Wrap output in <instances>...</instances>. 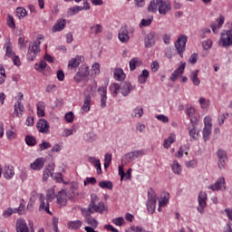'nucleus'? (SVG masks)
Returning a JSON list of instances; mask_svg holds the SVG:
<instances>
[{
	"instance_id": "nucleus-37",
	"label": "nucleus",
	"mask_w": 232,
	"mask_h": 232,
	"mask_svg": "<svg viewBox=\"0 0 232 232\" xmlns=\"http://www.w3.org/2000/svg\"><path fill=\"white\" fill-rule=\"evenodd\" d=\"M57 198V204H59V206H66L68 199H66V196L62 195L61 192H59V194L56 196Z\"/></svg>"
},
{
	"instance_id": "nucleus-30",
	"label": "nucleus",
	"mask_w": 232,
	"mask_h": 232,
	"mask_svg": "<svg viewBox=\"0 0 232 232\" xmlns=\"http://www.w3.org/2000/svg\"><path fill=\"white\" fill-rule=\"evenodd\" d=\"M90 106H92V96L87 95L84 99L82 110H83V111H85V112L90 111Z\"/></svg>"
},
{
	"instance_id": "nucleus-7",
	"label": "nucleus",
	"mask_w": 232,
	"mask_h": 232,
	"mask_svg": "<svg viewBox=\"0 0 232 232\" xmlns=\"http://www.w3.org/2000/svg\"><path fill=\"white\" fill-rule=\"evenodd\" d=\"M53 169H55V165L54 164H51L49 165V168L46 167L44 169V174H43V181L44 182H46V180H48V179L50 178V175L52 177V179H63V173H57V174H54L53 172Z\"/></svg>"
},
{
	"instance_id": "nucleus-29",
	"label": "nucleus",
	"mask_w": 232,
	"mask_h": 232,
	"mask_svg": "<svg viewBox=\"0 0 232 232\" xmlns=\"http://www.w3.org/2000/svg\"><path fill=\"white\" fill-rule=\"evenodd\" d=\"M169 200V193H166L164 192L161 195V199L159 201V208L158 211H160V208H162V206H166V204H168V201Z\"/></svg>"
},
{
	"instance_id": "nucleus-57",
	"label": "nucleus",
	"mask_w": 232,
	"mask_h": 232,
	"mask_svg": "<svg viewBox=\"0 0 232 232\" xmlns=\"http://www.w3.org/2000/svg\"><path fill=\"white\" fill-rule=\"evenodd\" d=\"M156 119H158V121H160L161 122H169V118H168V116H165L163 114H159L156 115Z\"/></svg>"
},
{
	"instance_id": "nucleus-45",
	"label": "nucleus",
	"mask_w": 232,
	"mask_h": 232,
	"mask_svg": "<svg viewBox=\"0 0 232 232\" xmlns=\"http://www.w3.org/2000/svg\"><path fill=\"white\" fill-rule=\"evenodd\" d=\"M151 23H153V16H150L148 19H142L140 24V27L150 26V24H151Z\"/></svg>"
},
{
	"instance_id": "nucleus-12",
	"label": "nucleus",
	"mask_w": 232,
	"mask_h": 232,
	"mask_svg": "<svg viewBox=\"0 0 232 232\" xmlns=\"http://www.w3.org/2000/svg\"><path fill=\"white\" fill-rule=\"evenodd\" d=\"M36 128L40 133H49L50 132V124L48 123V121L44 119L39 120V121L36 124Z\"/></svg>"
},
{
	"instance_id": "nucleus-63",
	"label": "nucleus",
	"mask_w": 232,
	"mask_h": 232,
	"mask_svg": "<svg viewBox=\"0 0 232 232\" xmlns=\"http://www.w3.org/2000/svg\"><path fill=\"white\" fill-rule=\"evenodd\" d=\"M12 59L14 66H19L21 64V59H19V56L14 54V56H12Z\"/></svg>"
},
{
	"instance_id": "nucleus-22",
	"label": "nucleus",
	"mask_w": 232,
	"mask_h": 232,
	"mask_svg": "<svg viewBox=\"0 0 232 232\" xmlns=\"http://www.w3.org/2000/svg\"><path fill=\"white\" fill-rule=\"evenodd\" d=\"M118 37L121 43H128V41H130V36L128 35V29H126V27H121L119 31Z\"/></svg>"
},
{
	"instance_id": "nucleus-41",
	"label": "nucleus",
	"mask_w": 232,
	"mask_h": 232,
	"mask_svg": "<svg viewBox=\"0 0 232 232\" xmlns=\"http://www.w3.org/2000/svg\"><path fill=\"white\" fill-rule=\"evenodd\" d=\"M26 9L23 8V7H17L16 8V15L17 17H19V19H23L24 17H26Z\"/></svg>"
},
{
	"instance_id": "nucleus-26",
	"label": "nucleus",
	"mask_w": 232,
	"mask_h": 232,
	"mask_svg": "<svg viewBox=\"0 0 232 232\" xmlns=\"http://www.w3.org/2000/svg\"><path fill=\"white\" fill-rule=\"evenodd\" d=\"M189 79L192 81L194 86H198L200 84V79H198V70L191 71Z\"/></svg>"
},
{
	"instance_id": "nucleus-48",
	"label": "nucleus",
	"mask_w": 232,
	"mask_h": 232,
	"mask_svg": "<svg viewBox=\"0 0 232 232\" xmlns=\"http://www.w3.org/2000/svg\"><path fill=\"white\" fill-rule=\"evenodd\" d=\"M64 119L66 122L72 123L73 122V119H75V115L73 114L72 111H69L65 114Z\"/></svg>"
},
{
	"instance_id": "nucleus-20",
	"label": "nucleus",
	"mask_w": 232,
	"mask_h": 232,
	"mask_svg": "<svg viewBox=\"0 0 232 232\" xmlns=\"http://www.w3.org/2000/svg\"><path fill=\"white\" fill-rule=\"evenodd\" d=\"M188 130L189 137H191V139H193V140H198L199 131L197 130V125L190 123V124H188Z\"/></svg>"
},
{
	"instance_id": "nucleus-9",
	"label": "nucleus",
	"mask_w": 232,
	"mask_h": 232,
	"mask_svg": "<svg viewBox=\"0 0 232 232\" xmlns=\"http://www.w3.org/2000/svg\"><path fill=\"white\" fill-rule=\"evenodd\" d=\"M198 211L200 215H204V209H206V206H208V194L204 191H200L198 196Z\"/></svg>"
},
{
	"instance_id": "nucleus-2",
	"label": "nucleus",
	"mask_w": 232,
	"mask_h": 232,
	"mask_svg": "<svg viewBox=\"0 0 232 232\" xmlns=\"http://www.w3.org/2000/svg\"><path fill=\"white\" fill-rule=\"evenodd\" d=\"M41 39H43V35H38L37 41L34 42L32 45H29L27 52V59L29 61H35V57H37V53H41Z\"/></svg>"
},
{
	"instance_id": "nucleus-64",
	"label": "nucleus",
	"mask_w": 232,
	"mask_h": 232,
	"mask_svg": "<svg viewBox=\"0 0 232 232\" xmlns=\"http://www.w3.org/2000/svg\"><path fill=\"white\" fill-rule=\"evenodd\" d=\"M56 75H57L58 81H61V82L64 81V72H63V70L57 71Z\"/></svg>"
},
{
	"instance_id": "nucleus-38",
	"label": "nucleus",
	"mask_w": 232,
	"mask_h": 232,
	"mask_svg": "<svg viewBox=\"0 0 232 232\" xmlns=\"http://www.w3.org/2000/svg\"><path fill=\"white\" fill-rule=\"evenodd\" d=\"M202 133L204 142H208V140H209V137H211V128L204 127Z\"/></svg>"
},
{
	"instance_id": "nucleus-8",
	"label": "nucleus",
	"mask_w": 232,
	"mask_h": 232,
	"mask_svg": "<svg viewBox=\"0 0 232 232\" xmlns=\"http://www.w3.org/2000/svg\"><path fill=\"white\" fill-rule=\"evenodd\" d=\"M90 75V67H88L86 64H82L78 72L74 76L75 82L79 83L82 81H84L86 77Z\"/></svg>"
},
{
	"instance_id": "nucleus-44",
	"label": "nucleus",
	"mask_w": 232,
	"mask_h": 232,
	"mask_svg": "<svg viewBox=\"0 0 232 232\" xmlns=\"http://www.w3.org/2000/svg\"><path fill=\"white\" fill-rule=\"evenodd\" d=\"M133 112L131 114V117H142L144 115V110L142 108L137 107L136 109L133 110Z\"/></svg>"
},
{
	"instance_id": "nucleus-31",
	"label": "nucleus",
	"mask_w": 232,
	"mask_h": 232,
	"mask_svg": "<svg viewBox=\"0 0 232 232\" xmlns=\"http://www.w3.org/2000/svg\"><path fill=\"white\" fill-rule=\"evenodd\" d=\"M87 220V223L92 226L91 227H94L97 228V227L99 226V222L97 221V219H95L93 217H92V214L88 215H84Z\"/></svg>"
},
{
	"instance_id": "nucleus-17",
	"label": "nucleus",
	"mask_w": 232,
	"mask_h": 232,
	"mask_svg": "<svg viewBox=\"0 0 232 232\" xmlns=\"http://www.w3.org/2000/svg\"><path fill=\"white\" fill-rule=\"evenodd\" d=\"M30 166L34 171H41L44 168V158L36 159Z\"/></svg>"
},
{
	"instance_id": "nucleus-55",
	"label": "nucleus",
	"mask_w": 232,
	"mask_h": 232,
	"mask_svg": "<svg viewBox=\"0 0 232 232\" xmlns=\"http://www.w3.org/2000/svg\"><path fill=\"white\" fill-rule=\"evenodd\" d=\"M112 224H115V226H122L124 224V218H115L112 219Z\"/></svg>"
},
{
	"instance_id": "nucleus-46",
	"label": "nucleus",
	"mask_w": 232,
	"mask_h": 232,
	"mask_svg": "<svg viewBox=\"0 0 232 232\" xmlns=\"http://www.w3.org/2000/svg\"><path fill=\"white\" fill-rule=\"evenodd\" d=\"M44 105L43 102H39L37 105V115L38 117H44Z\"/></svg>"
},
{
	"instance_id": "nucleus-36",
	"label": "nucleus",
	"mask_w": 232,
	"mask_h": 232,
	"mask_svg": "<svg viewBox=\"0 0 232 232\" xmlns=\"http://www.w3.org/2000/svg\"><path fill=\"white\" fill-rule=\"evenodd\" d=\"M82 226V222L81 220L71 221L68 223L69 229H79Z\"/></svg>"
},
{
	"instance_id": "nucleus-25",
	"label": "nucleus",
	"mask_w": 232,
	"mask_h": 232,
	"mask_svg": "<svg viewBox=\"0 0 232 232\" xmlns=\"http://www.w3.org/2000/svg\"><path fill=\"white\" fill-rule=\"evenodd\" d=\"M148 77H150V71L144 69L141 73L138 76V82L140 84H146V81H148Z\"/></svg>"
},
{
	"instance_id": "nucleus-32",
	"label": "nucleus",
	"mask_w": 232,
	"mask_h": 232,
	"mask_svg": "<svg viewBox=\"0 0 232 232\" xmlns=\"http://www.w3.org/2000/svg\"><path fill=\"white\" fill-rule=\"evenodd\" d=\"M171 169L175 175H180L182 173V166L179 164V161L174 160L173 164L171 165Z\"/></svg>"
},
{
	"instance_id": "nucleus-33",
	"label": "nucleus",
	"mask_w": 232,
	"mask_h": 232,
	"mask_svg": "<svg viewBox=\"0 0 232 232\" xmlns=\"http://www.w3.org/2000/svg\"><path fill=\"white\" fill-rule=\"evenodd\" d=\"M100 188L102 189H113V182L110 180H102L99 182Z\"/></svg>"
},
{
	"instance_id": "nucleus-24",
	"label": "nucleus",
	"mask_w": 232,
	"mask_h": 232,
	"mask_svg": "<svg viewBox=\"0 0 232 232\" xmlns=\"http://www.w3.org/2000/svg\"><path fill=\"white\" fill-rule=\"evenodd\" d=\"M129 64L130 72H134V70H137L138 66H142V61L139 58H132Z\"/></svg>"
},
{
	"instance_id": "nucleus-56",
	"label": "nucleus",
	"mask_w": 232,
	"mask_h": 232,
	"mask_svg": "<svg viewBox=\"0 0 232 232\" xmlns=\"http://www.w3.org/2000/svg\"><path fill=\"white\" fill-rule=\"evenodd\" d=\"M69 10L72 13V15H75L79 12H82V6L75 5L73 7H71Z\"/></svg>"
},
{
	"instance_id": "nucleus-60",
	"label": "nucleus",
	"mask_w": 232,
	"mask_h": 232,
	"mask_svg": "<svg viewBox=\"0 0 232 232\" xmlns=\"http://www.w3.org/2000/svg\"><path fill=\"white\" fill-rule=\"evenodd\" d=\"M53 195H54L53 189L47 190L46 198H47V200H49V202H52V200H53V198H54Z\"/></svg>"
},
{
	"instance_id": "nucleus-3",
	"label": "nucleus",
	"mask_w": 232,
	"mask_h": 232,
	"mask_svg": "<svg viewBox=\"0 0 232 232\" xmlns=\"http://www.w3.org/2000/svg\"><path fill=\"white\" fill-rule=\"evenodd\" d=\"M145 154L146 152L144 151V150L130 151L122 157L121 164H128L130 162H133V160H137V159L144 157Z\"/></svg>"
},
{
	"instance_id": "nucleus-6",
	"label": "nucleus",
	"mask_w": 232,
	"mask_h": 232,
	"mask_svg": "<svg viewBox=\"0 0 232 232\" xmlns=\"http://www.w3.org/2000/svg\"><path fill=\"white\" fill-rule=\"evenodd\" d=\"M186 43H188V36L185 34L179 35L175 43V48L180 57H184V52H186Z\"/></svg>"
},
{
	"instance_id": "nucleus-19",
	"label": "nucleus",
	"mask_w": 232,
	"mask_h": 232,
	"mask_svg": "<svg viewBox=\"0 0 232 232\" xmlns=\"http://www.w3.org/2000/svg\"><path fill=\"white\" fill-rule=\"evenodd\" d=\"M84 61V57L76 55L69 61L68 68H79V65Z\"/></svg>"
},
{
	"instance_id": "nucleus-39",
	"label": "nucleus",
	"mask_w": 232,
	"mask_h": 232,
	"mask_svg": "<svg viewBox=\"0 0 232 232\" xmlns=\"http://www.w3.org/2000/svg\"><path fill=\"white\" fill-rule=\"evenodd\" d=\"M110 90L111 92H112L113 97H117V95L119 94V92H121V85H119V83H112L110 86Z\"/></svg>"
},
{
	"instance_id": "nucleus-40",
	"label": "nucleus",
	"mask_w": 232,
	"mask_h": 232,
	"mask_svg": "<svg viewBox=\"0 0 232 232\" xmlns=\"http://www.w3.org/2000/svg\"><path fill=\"white\" fill-rule=\"evenodd\" d=\"M47 63L44 60H42L39 63L34 64V68L37 72H44L46 70Z\"/></svg>"
},
{
	"instance_id": "nucleus-58",
	"label": "nucleus",
	"mask_w": 232,
	"mask_h": 232,
	"mask_svg": "<svg viewBox=\"0 0 232 232\" xmlns=\"http://www.w3.org/2000/svg\"><path fill=\"white\" fill-rule=\"evenodd\" d=\"M48 148H52V144H50V142H48V141H43L40 144V151H43L44 150H48Z\"/></svg>"
},
{
	"instance_id": "nucleus-34",
	"label": "nucleus",
	"mask_w": 232,
	"mask_h": 232,
	"mask_svg": "<svg viewBox=\"0 0 232 232\" xmlns=\"http://www.w3.org/2000/svg\"><path fill=\"white\" fill-rule=\"evenodd\" d=\"M19 111L20 113H23L24 111V105L21 102H17L14 104V114L16 115V117H19Z\"/></svg>"
},
{
	"instance_id": "nucleus-61",
	"label": "nucleus",
	"mask_w": 232,
	"mask_h": 232,
	"mask_svg": "<svg viewBox=\"0 0 232 232\" xmlns=\"http://www.w3.org/2000/svg\"><path fill=\"white\" fill-rule=\"evenodd\" d=\"M5 134L9 140H14V139H15V132H14V130H7Z\"/></svg>"
},
{
	"instance_id": "nucleus-15",
	"label": "nucleus",
	"mask_w": 232,
	"mask_h": 232,
	"mask_svg": "<svg viewBox=\"0 0 232 232\" xmlns=\"http://www.w3.org/2000/svg\"><path fill=\"white\" fill-rule=\"evenodd\" d=\"M16 232H30V228H28V225L26 224V220L23 218H19L15 224Z\"/></svg>"
},
{
	"instance_id": "nucleus-51",
	"label": "nucleus",
	"mask_w": 232,
	"mask_h": 232,
	"mask_svg": "<svg viewBox=\"0 0 232 232\" xmlns=\"http://www.w3.org/2000/svg\"><path fill=\"white\" fill-rule=\"evenodd\" d=\"M184 70H186V63H181L180 66L177 68L174 72L178 75H182L184 73Z\"/></svg>"
},
{
	"instance_id": "nucleus-62",
	"label": "nucleus",
	"mask_w": 232,
	"mask_h": 232,
	"mask_svg": "<svg viewBox=\"0 0 232 232\" xmlns=\"http://www.w3.org/2000/svg\"><path fill=\"white\" fill-rule=\"evenodd\" d=\"M224 21H226V18L224 17V15H219V17L217 19V23H218V28H222V24H224Z\"/></svg>"
},
{
	"instance_id": "nucleus-23",
	"label": "nucleus",
	"mask_w": 232,
	"mask_h": 232,
	"mask_svg": "<svg viewBox=\"0 0 232 232\" xmlns=\"http://www.w3.org/2000/svg\"><path fill=\"white\" fill-rule=\"evenodd\" d=\"M89 162L93 164L98 175H101V173H102V169L101 167V160H97L95 157H89Z\"/></svg>"
},
{
	"instance_id": "nucleus-47",
	"label": "nucleus",
	"mask_w": 232,
	"mask_h": 232,
	"mask_svg": "<svg viewBox=\"0 0 232 232\" xmlns=\"http://www.w3.org/2000/svg\"><path fill=\"white\" fill-rule=\"evenodd\" d=\"M5 79H6V73L5 72V67L0 64V84H3Z\"/></svg>"
},
{
	"instance_id": "nucleus-54",
	"label": "nucleus",
	"mask_w": 232,
	"mask_h": 232,
	"mask_svg": "<svg viewBox=\"0 0 232 232\" xmlns=\"http://www.w3.org/2000/svg\"><path fill=\"white\" fill-rule=\"evenodd\" d=\"M84 186H88V184H92V186H95L97 184V179L94 177L86 178V180L84 181Z\"/></svg>"
},
{
	"instance_id": "nucleus-11",
	"label": "nucleus",
	"mask_w": 232,
	"mask_h": 232,
	"mask_svg": "<svg viewBox=\"0 0 232 232\" xmlns=\"http://www.w3.org/2000/svg\"><path fill=\"white\" fill-rule=\"evenodd\" d=\"M135 87L131 85L130 82H124L120 86L121 93L123 97H128L131 93V91L134 90Z\"/></svg>"
},
{
	"instance_id": "nucleus-52",
	"label": "nucleus",
	"mask_w": 232,
	"mask_h": 232,
	"mask_svg": "<svg viewBox=\"0 0 232 232\" xmlns=\"http://www.w3.org/2000/svg\"><path fill=\"white\" fill-rule=\"evenodd\" d=\"M8 19H7V24L9 28L15 29V21L14 20V16L12 14H8Z\"/></svg>"
},
{
	"instance_id": "nucleus-53",
	"label": "nucleus",
	"mask_w": 232,
	"mask_h": 232,
	"mask_svg": "<svg viewBox=\"0 0 232 232\" xmlns=\"http://www.w3.org/2000/svg\"><path fill=\"white\" fill-rule=\"evenodd\" d=\"M197 61H198V54L194 53L188 58V63H190V64H197Z\"/></svg>"
},
{
	"instance_id": "nucleus-42",
	"label": "nucleus",
	"mask_w": 232,
	"mask_h": 232,
	"mask_svg": "<svg viewBox=\"0 0 232 232\" xmlns=\"http://www.w3.org/2000/svg\"><path fill=\"white\" fill-rule=\"evenodd\" d=\"M15 55V53L12 50V45L8 44L6 45V52L5 55V60L7 59V57H14Z\"/></svg>"
},
{
	"instance_id": "nucleus-49",
	"label": "nucleus",
	"mask_w": 232,
	"mask_h": 232,
	"mask_svg": "<svg viewBox=\"0 0 232 232\" xmlns=\"http://www.w3.org/2000/svg\"><path fill=\"white\" fill-rule=\"evenodd\" d=\"M211 46H213V41H211V39L205 40L202 43V47L205 50H209L211 48Z\"/></svg>"
},
{
	"instance_id": "nucleus-10",
	"label": "nucleus",
	"mask_w": 232,
	"mask_h": 232,
	"mask_svg": "<svg viewBox=\"0 0 232 232\" xmlns=\"http://www.w3.org/2000/svg\"><path fill=\"white\" fill-rule=\"evenodd\" d=\"M158 10L160 15H166L169 12H171V3L169 1L160 0Z\"/></svg>"
},
{
	"instance_id": "nucleus-5",
	"label": "nucleus",
	"mask_w": 232,
	"mask_h": 232,
	"mask_svg": "<svg viewBox=\"0 0 232 232\" xmlns=\"http://www.w3.org/2000/svg\"><path fill=\"white\" fill-rule=\"evenodd\" d=\"M159 39H160V34L155 31H151L144 38L145 48H153Z\"/></svg>"
},
{
	"instance_id": "nucleus-21",
	"label": "nucleus",
	"mask_w": 232,
	"mask_h": 232,
	"mask_svg": "<svg viewBox=\"0 0 232 232\" xmlns=\"http://www.w3.org/2000/svg\"><path fill=\"white\" fill-rule=\"evenodd\" d=\"M14 175H15V171L14 170V168L10 165H5L4 167V177L7 180H10V179H13Z\"/></svg>"
},
{
	"instance_id": "nucleus-59",
	"label": "nucleus",
	"mask_w": 232,
	"mask_h": 232,
	"mask_svg": "<svg viewBox=\"0 0 232 232\" xmlns=\"http://www.w3.org/2000/svg\"><path fill=\"white\" fill-rule=\"evenodd\" d=\"M204 124L205 127L204 128H210L213 126V124L211 123V117L209 116H206L204 119Z\"/></svg>"
},
{
	"instance_id": "nucleus-28",
	"label": "nucleus",
	"mask_w": 232,
	"mask_h": 232,
	"mask_svg": "<svg viewBox=\"0 0 232 232\" xmlns=\"http://www.w3.org/2000/svg\"><path fill=\"white\" fill-rule=\"evenodd\" d=\"M44 195L41 194L40 196V200H41V204H40V209H44V211L48 214V215H52V211H50V204L49 203H44Z\"/></svg>"
},
{
	"instance_id": "nucleus-13",
	"label": "nucleus",
	"mask_w": 232,
	"mask_h": 232,
	"mask_svg": "<svg viewBox=\"0 0 232 232\" xmlns=\"http://www.w3.org/2000/svg\"><path fill=\"white\" fill-rule=\"evenodd\" d=\"M208 189H212V191H218L220 189L226 191V179L224 178H219L215 184L208 187Z\"/></svg>"
},
{
	"instance_id": "nucleus-16",
	"label": "nucleus",
	"mask_w": 232,
	"mask_h": 232,
	"mask_svg": "<svg viewBox=\"0 0 232 232\" xmlns=\"http://www.w3.org/2000/svg\"><path fill=\"white\" fill-rule=\"evenodd\" d=\"M98 93L101 96V107L106 108V101H108V96H107L108 89L104 86L100 87L98 89Z\"/></svg>"
},
{
	"instance_id": "nucleus-27",
	"label": "nucleus",
	"mask_w": 232,
	"mask_h": 232,
	"mask_svg": "<svg viewBox=\"0 0 232 232\" xmlns=\"http://www.w3.org/2000/svg\"><path fill=\"white\" fill-rule=\"evenodd\" d=\"M160 5V0H151L148 6V12H151V14H156L157 8H159Z\"/></svg>"
},
{
	"instance_id": "nucleus-4",
	"label": "nucleus",
	"mask_w": 232,
	"mask_h": 232,
	"mask_svg": "<svg viewBox=\"0 0 232 232\" xmlns=\"http://www.w3.org/2000/svg\"><path fill=\"white\" fill-rule=\"evenodd\" d=\"M147 209L150 215L155 213V206H157V196L155 195V190L151 188L148 190V200H147Z\"/></svg>"
},
{
	"instance_id": "nucleus-1",
	"label": "nucleus",
	"mask_w": 232,
	"mask_h": 232,
	"mask_svg": "<svg viewBox=\"0 0 232 232\" xmlns=\"http://www.w3.org/2000/svg\"><path fill=\"white\" fill-rule=\"evenodd\" d=\"M104 211H106V206H104V203L99 202L97 194L91 195V202L88 208L82 209V215L87 216L92 215V213H104Z\"/></svg>"
},
{
	"instance_id": "nucleus-50",
	"label": "nucleus",
	"mask_w": 232,
	"mask_h": 232,
	"mask_svg": "<svg viewBox=\"0 0 232 232\" xmlns=\"http://www.w3.org/2000/svg\"><path fill=\"white\" fill-rule=\"evenodd\" d=\"M91 30L96 34H101L102 32V25L96 24L91 27Z\"/></svg>"
},
{
	"instance_id": "nucleus-14",
	"label": "nucleus",
	"mask_w": 232,
	"mask_h": 232,
	"mask_svg": "<svg viewBox=\"0 0 232 232\" xmlns=\"http://www.w3.org/2000/svg\"><path fill=\"white\" fill-rule=\"evenodd\" d=\"M218 159V166L220 169H222L226 166V161H227V154L224 150H218L217 151Z\"/></svg>"
},
{
	"instance_id": "nucleus-43",
	"label": "nucleus",
	"mask_w": 232,
	"mask_h": 232,
	"mask_svg": "<svg viewBox=\"0 0 232 232\" xmlns=\"http://www.w3.org/2000/svg\"><path fill=\"white\" fill-rule=\"evenodd\" d=\"M25 144H27V146H35V144H37V141L35 140L34 136L27 135L25 137Z\"/></svg>"
},
{
	"instance_id": "nucleus-18",
	"label": "nucleus",
	"mask_w": 232,
	"mask_h": 232,
	"mask_svg": "<svg viewBox=\"0 0 232 232\" xmlns=\"http://www.w3.org/2000/svg\"><path fill=\"white\" fill-rule=\"evenodd\" d=\"M66 28V19L60 18L57 20L56 24L53 26V32H63Z\"/></svg>"
},
{
	"instance_id": "nucleus-35",
	"label": "nucleus",
	"mask_w": 232,
	"mask_h": 232,
	"mask_svg": "<svg viewBox=\"0 0 232 232\" xmlns=\"http://www.w3.org/2000/svg\"><path fill=\"white\" fill-rule=\"evenodd\" d=\"M124 77H126V74H124L122 69H116L114 71V79H116V81H124Z\"/></svg>"
}]
</instances>
